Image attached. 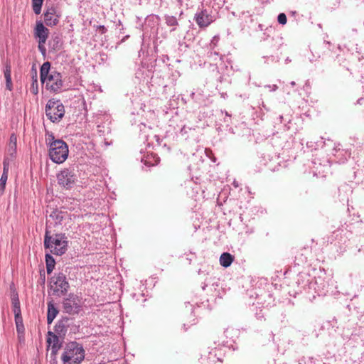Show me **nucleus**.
<instances>
[{"instance_id": "obj_1", "label": "nucleus", "mask_w": 364, "mask_h": 364, "mask_svg": "<svg viewBox=\"0 0 364 364\" xmlns=\"http://www.w3.org/2000/svg\"><path fill=\"white\" fill-rule=\"evenodd\" d=\"M48 223H51L50 220H48L46 224L43 241L44 247L45 249L49 250L50 253L61 256L68 250V237L64 233L50 235V231L48 230V228H50V225Z\"/></svg>"}, {"instance_id": "obj_29", "label": "nucleus", "mask_w": 364, "mask_h": 364, "mask_svg": "<svg viewBox=\"0 0 364 364\" xmlns=\"http://www.w3.org/2000/svg\"><path fill=\"white\" fill-rule=\"evenodd\" d=\"M146 20V22H148V23L151 22L154 24V23L158 24L160 21V17L157 15H150V16H147Z\"/></svg>"}, {"instance_id": "obj_13", "label": "nucleus", "mask_w": 364, "mask_h": 364, "mask_svg": "<svg viewBox=\"0 0 364 364\" xmlns=\"http://www.w3.org/2000/svg\"><path fill=\"white\" fill-rule=\"evenodd\" d=\"M47 343H48V346H50L51 348V355L55 356L58 351L61 348V343H60L58 336L53 332L49 331L47 338Z\"/></svg>"}, {"instance_id": "obj_36", "label": "nucleus", "mask_w": 364, "mask_h": 364, "mask_svg": "<svg viewBox=\"0 0 364 364\" xmlns=\"http://www.w3.org/2000/svg\"><path fill=\"white\" fill-rule=\"evenodd\" d=\"M290 84H291V86H294V85H296V83H295V82H294V81H291V82H290Z\"/></svg>"}, {"instance_id": "obj_6", "label": "nucleus", "mask_w": 364, "mask_h": 364, "mask_svg": "<svg viewBox=\"0 0 364 364\" xmlns=\"http://www.w3.org/2000/svg\"><path fill=\"white\" fill-rule=\"evenodd\" d=\"M217 19L216 13L208 5L202 4L194 14L193 20L200 29H205Z\"/></svg>"}, {"instance_id": "obj_11", "label": "nucleus", "mask_w": 364, "mask_h": 364, "mask_svg": "<svg viewBox=\"0 0 364 364\" xmlns=\"http://www.w3.org/2000/svg\"><path fill=\"white\" fill-rule=\"evenodd\" d=\"M60 15L54 6L48 8L44 13V21L48 26H56L59 22Z\"/></svg>"}, {"instance_id": "obj_33", "label": "nucleus", "mask_w": 364, "mask_h": 364, "mask_svg": "<svg viewBox=\"0 0 364 364\" xmlns=\"http://www.w3.org/2000/svg\"><path fill=\"white\" fill-rule=\"evenodd\" d=\"M356 104H358V105H364V98H363V97H361V98L358 99V100H357Z\"/></svg>"}, {"instance_id": "obj_37", "label": "nucleus", "mask_w": 364, "mask_h": 364, "mask_svg": "<svg viewBox=\"0 0 364 364\" xmlns=\"http://www.w3.org/2000/svg\"><path fill=\"white\" fill-rule=\"evenodd\" d=\"M299 364H300V363H299Z\"/></svg>"}, {"instance_id": "obj_5", "label": "nucleus", "mask_w": 364, "mask_h": 364, "mask_svg": "<svg viewBox=\"0 0 364 364\" xmlns=\"http://www.w3.org/2000/svg\"><path fill=\"white\" fill-rule=\"evenodd\" d=\"M17 151V136L13 133L11 134L6 148V156L4 160V170L1 174V191L4 188L8 178V171L13 159L15 158Z\"/></svg>"}, {"instance_id": "obj_19", "label": "nucleus", "mask_w": 364, "mask_h": 364, "mask_svg": "<svg viewBox=\"0 0 364 364\" xmlns=\"http://www.w3.org/2000/svg\"><path fill=\"white\" fill-rule=\"evenodd\" d=\"M15 323L16 326V331L19 337L23 336L25 328L23 323V318L21 314H15Z\"/></svg>"}, {"instance_id": "obj_2", "label": "nucleus", "mask_w": 364, "mask_h": 364, "mask_svg": "<svg viewBox=\"0 0 364 364\" xmlns=\"http://www.w3.org/2000/svg\"><path fill=\"white\" fill-rule=\"evenodd\" d=\"M40 77L42 82H46L47 89L53 92H59L63 87L61 74L55 70H50V63L48 61L41 65Z\"/></svg>"}, {"instance_id": "obj_14", "label": "nucleus", "mask_w": 364, "mask_h": 364, "mask_svg": "<svg viewBox=\"0 0 364 364\" xmlns=\"http://www.w3.org/2000/svg\"><path fill=\"white\" fill-rule=\"evenodd\" d=\"M34 34L38 41H46L49 34V30L44 26L43 23L41 21L36 22Z\"/></svg>"}, {"instance_id": "obj_28", "label": "nucleus", "mask_w": 364, "mask_h": 364, "mask_svg": "<svg viewBox=\"0 0 364 364\" xmlns=\"http://www.w3.org/2000/svg\"><path fill=\"white\" fill-rule=\"evenodd\" d=\"M31 92L33 95H37L38 93V81L36 77H33V82L30 88Z\"/></svg>"}, {"instance_id": "obj_18", "label": "nucleus", "mask_w": 364, "mask_h": 364, "mask_svg": "<svg viewBox=\"0 0 364 364\" xmlns=\"http://www.w3.org/2000/svg\"><path fill=\"white\" fill-rule=\"evenodd\" d=\"M233 260V256L228 252H224L220 257V264L221 266L225 268L230 267Z\"/></svg>"}, {"instance_id": "obj_32", "label": "nucleus", "mask_w": 364, "mask_h": 364, "mask_svg": "<svg viewBox=\"0 0 364 364\" xmlns=\"http://www.w3.org/2000/svg\"><path fill=\"white\" fill-rule=\"evenodd\" d=\"M99 29L101 31L102 33H105L107 32V28L105 26H100Z\"/></svg>"}, {"instance_id": "obj_24", "label": "nucleus", "mask_w": 364, "mask_h": 364, "mask_svg": "<svg viewBox=\"0 0 364 364\" xmlns=\"http://www.w3.org/2000/svg\"><path fill=\"white\" fill-rule=\"evenodd\" d=\"M49 218L53 220L55 225L60 224L63 219V213L55 210L50 214Z\"/></svg>"}, {"instance_id": "obj_23", "label": "nucleus", "mask_w": 364, "mask_h": 364, "mask_svg": "<svg viewBox=\"0 0 364 364\" xmlns=\"http://www.w3.org/2000/svg\"><path fill=\"white\" fill-rule=\"evenodd\" d=\"M159 161H160L159 158L153 154L147 155L143 159L144 164L148 166H152L157 165L159 164Z\"/></svg>"}, {"instance_id": "obj_21", "label": "nucleus", "mask_w": 364, "mask_h": 364, "mask_svg": "<svg viewBox=\"0 0 364 364\" xmlns=\"http://www.w3.org/2000/svg\"><path fill=\"white\" fill-rule=\"evenodd\" d=\"M11 73V67L6 66L4 71V75L6 80V88L9 91H11L13 89Z\"/></svg>"}, {"instance_id": "obj_15", "label": "nucleus", "mask_w": 364, "mask_h": 364, "mask_svg": "<svg viewBox=\"0 0 364 364\" xmlns=\"http://www.w3.org/2000/svg\"><path fill=\"white\" fill-rule=\"evenodd\" d=\"M166 25L170 28V32L176 31L179 26L177 18L174 16L166 14L164 16Z\"/></svg>"}, {"instance_id": "obj_20", "label": "nucleus", "mask_w": 364, "mask_h": 364, "mask_svg": "<svg viewBox=\"0 0 364 364\" xmlns=\"http://www.w3.org/2000/svg\"><path fill=\"white\" fill-rule=\"evenodd\" d=\"M50 254L51 253L49 252L46 255V271L48 274L53 272L55 265V259Z\"/></svg>"}, {"instance_id": "obj_26", "label": "nucleus", "mask_w": 364, "mask_h": 364, "mask_svg": "<svg viewBox=\"0 0 364 364\" xmlns=\"http://www.w3.org/2000/svg\"><path fill=\"white\" fill-rule=\"evenodd\" d=\"M43 1V0H32L33 10L36 14L41 13Z\"/></svg>"}, {"instance_id": "obj_16", "label": "nucleus", "mask_w": 364, "mask_h": 364, "mask_svg": "<svg viewBox=\"0 0 364 364\" xmlns=\"http://www.w3.org/2000/svg\"><path fill=\"white\" fill-rule=\"evenodd\" d=\"M11 289L12 290V294H11V301H12V307H13V311L15 314H21V307H20V302L18 299V294L16 289L13 287L11 286Z\"/></svg>"}, {"instance_id": "obj_4", "label": "nucleus", "mask_w": 364, "mask_h": 364, "mask_svg": "<svg viewBox=\"0 0 364 364\" xmlns=\"http://www.w3.org/2000/svg\"><path fill=\"white\" fill-rule=\"evenodd\" d=\"M85 350L83 346L76 342L67 343L61 356L63 364H80L85 359Z\"/></svg>"}, {"instance_id": "obj_31", "label": "nucleus", "mask_w": 364, "mask_h": 364, "mask_svg": "<svg viewBox=\"0 0 364 364\" xmlns=\"http://www.w3.org/2000/svg\"><path fill=\"white\" fill-rule=\"evenodd\" d=\"M46 41H43L41 42V41H38V50L41 52V53L43 55H45L46 53V47H45V43H46Z\"/></svg>"}, {"instance_id": "obj_30", "label": "nucleus", "mask_w": 364, "mask_h": 364, "mask_svg": "<svg viewBox=\"0 0 364 364\" xmlns=\"http://www.w3.org/2000/svg\"><path fill=\"white\" fill-rule=\"evenodd\" d=\"M278 22L284 25L287 23V16L284 13H281L278 15L277 17Z\"/></svg>"}, {"instance_id": "obj_8", "label": "nucleus", "mask_w": 364, "mask_h": 364, "mask_svg": "<svg viewBox=\"0 0 364 364\" xmlns=\"http://www.w3.org/2000/svg\"><path fill=\"white\" fill-rule=\"evenodd\" d=\"M50 289L53 294L57 296H61L67 294L70 284L65 274L59 272L55 274L51 278Z\"/></svg>"}, {"instance_id": "obj_27", "label": "nucleus", "mask_w": 364, "mask_h": 364, "mask_svg": "<svg viewBox=\"0 0 364 364\" xmlns=\"http://www.w3.org/2000/svg\"><path fill=\"white\" fill-rule=\"evenodd\" d=\"M224 333L227 338H230L232 341H234V338L237 337V331L232 328H228L224 331Z\"/></svg>"}, {"instance_id": "obj_35", "label": "nucleus", "mask_w": 364, "mask_h": 364, "mask_svg": "<svg viewBox=\"0 0 364 364\" xmlns=\"http://www.w3.org/2000/svg\"><path fill=\"white\" fill-rule=\"evenodd\" d=\"M232 185H233L235 188L238 187V183H237V181H235L232 183Z\"/></svg>"}, {"instance_id": "obj_12", "label": "nucleus", "mask_w": 364, "mask_h": 364, "mask_svg": "<svg viewBox=\"0 0 364 364\" xmlns=\"http://www.w3.org/2000/svg\"><path fill=\"white\" fill-rule=\"evenodd\" d=\"M224 354L218 348H214L208 353L205 360L207 364H223Z\"/></svg>"}, {"instance_id": "obj_9", "label": "nucleus", "mask_w": 364, "mask_h": 364, "mask_svg": "<svg viewBox=\"0 0 364 364\" xmlns=\"http://www.w3.org/2000/svg\"><path fill=\"white\" fill-rule=\"evenodd\" d=\"M58 184L65 189L72 188L77 181V174L72 168H65L56 175Z\"/></svg>"}, {"instance_id": "obj_22", "label": "nucleus", "mask_w": 364, "mask_h": 364, "mask_svg": "<svg viewBox=\"0 0 364 364\" xmlns=\"http://www.w3.org/2000/svg\"><path fill=\"white\" fill-rule=\"evenodd\" d=\"M220 39V38L219 35H215L212 38V39L209 43V48H210V50H211L210 52V56H212L213 55H218V53L216 51H214V50L218 46Z\"/></svg>"}, {"instance_id": "obj_25", "label": "nucleus", "mask_w": 364, "mask_h": 364, "mask_svg": "<svg viewBox=\"0 0 364 364\" xmlns=\"http://www.w3.org/2000/svg\"><path fill=\"white\" fill-rule=\"evenodd\" d=\"M55 331L60 335L65 333L67 331L65 322L63 321H58L55 326Z\"/></svg>"}, {"instance_id": "obj_7", "label": "nucleus", "mask_w": 364, "mask_h": 364, "mask_svg": "<svg viewBox=\"0 0 364 364\" xmlns=\"http://www.w3.org/2000/svg\"><path fill=\"white\" fill-rule=\"evenodd\" d=\"M46 114L52 122H58L65 114V107L59 100L50 99L46 105Z\"/></svg>"}, {"instance_id": "obj_10", "label": "nucleus", "mask_w": 364, "mask_h": 364, "mask_svg": "<svg viewBox=\"0 0 364 364\" xmlns=\"http://www.w3.org/2000/svg\"><path fill=\"white\" fill-rule=\"evenodd\" d=\"M63 307L65 312L69 314H77L82 310V299L73 293H70L64 299Z\"/></svg>"}, {"instance_id": "obj_34", "label": "nucleus", "mask_w": 364, "mask_h": 364, "mask_svg": "<svg viewBox=\"0 0 364 364\" xmlns=\"http://www.w3.org/2000/svg\"><path fill=\"white\" fill-rule=\"evenodd\" d=\"M269 87L271 88V90L272 91H275L277 90L278 87L276 85H269Z\"/></svg>"}, {"instance_id": "obj_3", "label": "nucleus", "mask_w": 364, "mask_h": 364, "mask_svg": "<svg viewBox=\"0 0 364 364\" xmlns=\"http://www.w3.org/2000/svg\"><path fill=\"white\" fill-rule=\"evenodd\" d=\"M48 145L49 146V156L55 164H63L68 156V146L62 139H55L53 134L48 135Z\"/></svg>"}, {"instance_id": "obj_17", "label": "nucleus", "mask_w": 364, "mask_h": 364, "mask_svg": "<svg viewBox=\"0 0 364 364\" xmlns=\"http://www.w3.org/2000/svg\"><path fill=\"white\" fill-rule=\"evenodd\" d=\"M58 314V309L52 301L48 304L47 322L50 324Z\"/></svg>"}]
</instances>
